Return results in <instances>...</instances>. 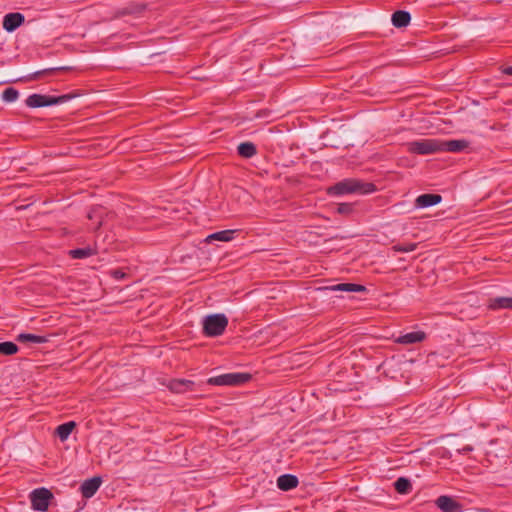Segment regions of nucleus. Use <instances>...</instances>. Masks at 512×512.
Listing matches in <instances>:
<instances>
[{"label":"nucleus","mask_w":512,"mask_h":512,"mask_svg":"<svg viewBox=\"0 0 512 512\" xmlns=\"http://www.w3.org/2000/svg\"><path fill=\"white\" fill-rule=\"evenodd\" d=\"M376 190L373 183L362 182L356 179H345L328 188V193L333 195L343 194H370Z\"/></svg>","instance_id":"obj_1"},{"label":"nucleus","mask_w":512,"mask_h":512,"mask_svg":"<svg viewBox=\"0 0 512 512\" xmlns=\"http://www.w3.org/2000/svg\"><path fill=\"white\" fill-rule=\"evenodd\" d=\"M228 325V319L224 314H213L205 317L203 321L204 333L214 337L221 335Z\"/></svg>","instance_id":"obj_2"},{"label":"nucleus","mask_w":512,"mask_h":512,"mask_svg":"<svg viewBox=\"0 0 512 512\" xmlns=\"http://www.w3.org/2000/svg\"><path fill=\"white\" fill-rule=\"evenodd\" d=\"M410 153L428 155L441 152L440 140L438 139H421L411 141L406 144Z\"/></svg>","instance_id":"obj_3"},{"label":"nucleus","mask_w":512,"mask_h":512,"mask_svg":"<svg viewBox=\"0 0 512 512\" xmlns=\"http://www.w3.org/2000/svg\"><path fill=\"white\" fill-rule=\"evenodd\" d=\"M71 98L72 96L69 94L58 97L41 94H32L27 97L25 103L30 108H40L65 103Z\"/></svg>","instance_id":"obj_4"},{"label":"nucleus","mask_w":512,"mask_h":512,"mask_svg":"<svg viewBox=\"0 0 512 512\" xmlns=\"http://www.w3.org/2000/svg\"><path fill=\"white\" fill-rule=\"evenodd\" d=\"M251 378L248 373H228L211 377L208 379V383L217 386H235L246 383Z\"/></svg>","instance_id":"obj_5"},{"label":"nucleus","mask_w":512,"mask_h":512,"mask_svg":"<svg viewBox=\"0 0 512 512\" xmlns=\"http://www.w3.org/2000/svg\"><path fill=\"white\" fill-rule=\"evenodd\" d=\"M53 494L46 488H38L31 492L32 508L37 511H46Z\"/></svg>","instance_id":"obj_6"},{"label":"nucleus","mask_w":512,"mask_h":512,"mask_svg":"<svg viewBox=\"0 0 512 512\" xmlns=\"http://www.w3.org/2000/svg\"><path fill=\"white\" fill-rule=\"evenodd\" d=\"M101 483L102 480L98 476L85 480L80 487L82 496L84 498L92 497L99 489Z\"/></svg>","instance_id":"obj_7"},{"label":"nucleus","mask_w":512,"mask_h":512,"mask_svg":"<svg viewBox=\"0 0 512 512\" xmlns=\"http://www.w3.org/2000/svg\"><path fill=\"white\" fill-rule=\"evenodd\" d=\"M24 20V16L21 13H9L4 16L3 28L8 32H12L21 26Z\"/></svg>","instance_id":"obj_8"},{"label":"nucleus","mask_w":512,"mask_h":512,"mask_svg":"<svg viewBox=\"0 0 512 512\" xmlns=\"http://www.w3.org/2000/svg\"><path fill=\"white\" fill-rule=\"evenodd\" d=\"M437 507L443 512H460L461 505L449 496H440L436 500Z\"/></svg>","instance_id":"obj_9"},{"label":"nucleus","mask_w":512,"mask_h":512,"mask_svg":"<svg viewBox=\"0 0 512 512\" xmlns=\"http://www.w3.org/2000/svg\"><path fill=\"white\" fill-rule=\"evenodd\" d=\"M442 197L439 194H422L415 200V205L418 208H426L437 205L441 202Z\"/></svg>","instance_id":"obj_10"},{"label":"nucleus","mask_w":512,"mask_h":512,"mask_svg":"<svg viewBox=\"0 0 512 512\" xmlns=\"http://www.w3.org/2000/svg\"><path fill=\"white\" fill-rule=\"evenodd\" d=\"M321 290H331V291H340V292H364L366 291V287L359 284L354 283H340L333 286H327L320 288Z\"/></svg>","instance_id":"obj_11"},{"label":"nucleus","mask_w":512,"mask_h":512,"mask_svg":"<svg viewBox=\"0 0 512 512\" xmlns=\"http://www.w3.org/2000/svg\"><path fill=\"white\" fill-rule=\"evenodd\" d=\"M469 145V142L466 140H449V141H441V152L449 151V152H460L466 149Z\"/></svg>","instance_id":"obj_12"},{"label":"nucleus","mask_w":512,"mask_h":512,"mask_svg":"<svg viewBox=\"0 0 512 512\" xmlns=\"http://www.w3.org/2000/svg\"><path fill=\"white\" fill-rule=\"evenodd\" d=\"M298 478L291 474H284L278 477L277 486L280 490L288 491L298 486Z\"/></svg>","instance_id":"obj_13"},{"label":"nucleus","mask_w":512,"mask_h":512,"mask_svg":"<svg viewBox=\"0 0 512 512\" xmlns=\"http://www.w3.org/2000/svg\"><path fill=\"white\" fill-rule=\"evenodd\" d=\"M193 382L191 380L174 379L168 384V388L174 393H185L192 390Z\"/></svg>","instance_id":"obj_14"},{"label":"nucleus","mask_w":512,"mask_h":512,"mask_svg":"<svg viewBox=\"0 0 512 512\" xmlns=\"http://www.w3.org/2000/svg\"><path fill=\"white\" fill-rule=\"evenodd\" d=\"M426 338V334L423 331L410 332L400 336L397 342L400 344H413L421 342Z\"/></svg>","instance_id":"obj_15"},{"label":"nucleus","mask_w":512,"mask_h":512,"mask_svg":"<svg viewBox=\"0 0 512 512\" xmlns=\"http://www.w3.org/2000/svg\"><path fill=\"white\" fill-rule=\"evenodd\" d=\"M75 427L76 423L74 421L63 423L56 428L55 435L58 436L62 442H64L69 438Z\"/></svg>","instance_id":"obj_16"},{"label":"nucleus","mask_w":512,"mask_h":512,"mask_svg":"<svg viewBox=\"0 0 512 512\" xmlns=\"http://www.w3.org/2000/svg\"><path fill=\"white\" fill-rule=\"evenodd\" d=\"M410 20V14L406 11L399 10L392 15V24L397 28L406 27Z\"/></svg>","instance_id":"obj_17"},{"label":"nucleus","mask_w":512,"mask_h":512,"mask_svg":"<svg viewBox=\"0 0 512 512\" xmlns=\"http://www.w3.org/2000/svg\"><path fill=\"white\" fill-rule=\"evenodd\" d=\"M234 233H235V230H223V231L215 232V233L207 236L206 242H210L212 240L228 242L233 239Z\"/></svg>","instance_id":"obj_18"},{"label":"nucleus","mask_w":512,"mask_h":512,"mask_svg":"<svg viewBox=\"0 0 512 512\" xmlns=\"http://www.w3.org/2000/svg\"><path fill=\"white\" fill-rule=\"evenodd\" d=\"M491 309H512L511 297H499L492 299L489 303Z\"/></svg>","instance_id":"obj_19"},{"label":"nucleus","mask_w":512,"mask_h":512,"mask_svg":"<svg viewBox=\"0 0 512 512\" xmlns=\"http://www.w3.org/2000/svg\"><path fill=\"white\" fill-rule=\"evenodd\" d=\"M17 340L22 343L33 342V343L41 344V343L48 342V337L30 334V333H21L17 336Z\"/></svg>","instance_id":"obj_20"},{"label":"nucleus","mask_w":512,"mask_h":512,"mask_svg":"<svg viewBox=\"0 0 512 512\" xmlns=\"http://www.w3.org/2000/svg\"><path fill=\"white\" fill-rule=\"evenodd\" d=\"M96 254V250L91 247L78 248L69 251V255L74 259H84Z\"/></svg>","instance_id":"obj_21"},{"label":"nucleus","mask_w":512,"mask_h":512,"mask_svg":"<svg viewBox=\"0 0 512 512\" xmlns=\"http://www.w3.org/2000/svg\"><path fill=\"white\" fill-rule=\"evenodd\" d=\"M238 153L244 158H251L256 154V147L251 142H244L238 146Z\"/></svg>","instance_id":"obj_22"},{"label":"nucleus","mask_w":512,"mask_h":512,"mask_svg":"<svg viewBox=\"0 0 512 512\" xmlns=\"http://www.w3.org/2000/svg\"><path fill=\"white\" fill-rule=\"evenodd\" d=\"M394 487L398 493L406 494L411 489V483L408 479L401 477L395 481Z\"/></svg>","instance_id":"obj_23"},{"label":"nucleus","mask_w":512,"mask_h":512,"mask_svg":"<svg viewBox=\"0 0 512 512\" xmlns=\"http://www.w3.org/2000/svg\"><path fill=\"white\" fill-rule=\"evenodd\" d=\"M18 352V346L13 342H2L0 343V354L3 355H14Z\"/></svg>","instance_id":"obj_24"},{"label":"nucleus","mask_w":512,"mask_h":512,"mask_svg":"<svg viewBox=\"0 0 512 512\" xmlns=\"http://www.w3.org/2000/svg\"><path fill=\"white\" fill-rule=\"evenodd\" d=\"M19 93L15 88L9 87L3 91L2 99L5 102H14L18 99Z\"/></svg>","instance_id":"obj_25"},{"label":"nucleus","mask_w":512,"mask_h":512,"mask_svg":"<svg viewBox=\"0 0 512 512\" xmlns=\"http://www.w3.org/2000/svg\"><path fill=\"white\" fill-rule=\"evenodd\" d=\"M417 244L416 243H407V244H396L392 247V250L395 252H403L408 253L416 250Z\"/></svg>","instance_id":"obj_26"},{"label":"nucleus","mask_w":512,"mask_h":512,"mask_svg":"<svg viewBox=\"0 0 512 512\" xmlns=\"http://www.w3.org/2000/svg\"><path fill=\"white\" fill-rule=\"evenodd\" d=\"M68 68L66 67H59V68H49V69H44V70H41V71H37L35 72L34 74H32L31 76H29L28 78H26L25 80H34V79H37L43 75H48V74H52L54 73L55 71L57 70H67Z\"/></svg>","instance_id":"obj_27"},{"label":"nucleus","mask_w":512,"mask_h":512,"mask_svg":"<svg viewBox=\"0 0 512 512\" xmlns=\"http://www.w3.org/2000/svg\"><path fill=\"white\" fill-rule=\"evenodd\" d=\"M88 218L89 219H98V222L96 223L95 225V229H99L102 225V221H101V210L99 208H94L92 209L89 214H88Z\"/></svg>","instance_id":"obj_28"},{"label":"nucleus","mask_w":512,"mask_h":512,"mask_svg":"<svg viewBox=\"0 0 512 512\" xmlns=\"http://www.w3.org/2000/svg\"><path fill=\"white\" fill-rule=\"evenodd\" d=\"M337 212L345 215L351 214L353 212V205L349 203L340 204L337 208Z\"/></svg>","instance_id":"obj_29"},{"label":"nucleus","mask_w":512,"mask_h":512,"mask_svg":"<svg viewBox=\"0 0 512 512\" xmlns=\"http://www.w3.org/2000/svg\"><path fill=\"white\" fill-rule=\"evenodd\" d=\"M471 451H473V447L470 446V445H466L463 448L458 450L459 453H468V452H471Z\"/></svg>","instance_id":"obj_30"},{"label":"nucleus","mask_w":512,"mask_h":512,"mask_svg":"<svg viewBox=\"0 0 512 512\" xmlns=\"http://www.w3.org/2000/svg\"><path fill=\"white\" fill-rule=\"evenodd\" d=\"M502 72L512 76V66L504 68Z\"/></svg>","instance_id":"obj_31"},{"label":"nucleus","mask_w":512,"mask_h":512,"mask_svg":"<svg viewBox=\"0 0 512 512\" xmlns=\"http://www.w3.org/2000/svg\"><path fill=\"white\" fill-rule=\"evenodd\" d=\"M114 275L116 278H122L124 276V273H122L120 271H115Z\"/></svg>","instance_id":"obj_32"}]
</instances>
